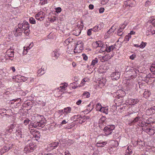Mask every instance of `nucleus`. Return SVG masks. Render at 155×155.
I'll use <instances>...</instances> for the list:
<instances>
[{"instance_id":"b1692460","label":"nucleus","mask_w":155,"mask_h":155,"mask_svg":"<svg viewBox=\"0 0 155 155\" xmlns=\"http://www.w3.org/2000/svg\"><path fill=\"white\" fill-rule=\"evenodd\" d=\"M151 94V92L148 90L145 91L143 93L144 96L145 98L149 97Z\"/></svg>"},{"instance_id":"a18cd8bd","label":"nucleus","mask_w":155,"mask_h":155,"mask_svg":"<svg viewBox=\"0 0 155 155\" xmlns=\"http://www.w3.org/2000/svg\"><path fill=\"white\" fill-rule=\"evenodd\" d=\"M150 124V123H145V124L142 123L141 124H140V126H141L142 128V129H143L144 127H145L147 125V124Z\"/></svg>"},{"instance_id":"f704fd0d","label":"nucleus","mask_w":155,"mask_h":155,"mask_svg":"<svg viewBox=\"0 0 155 155\" xmlns=\"http://www.w3.org/2000/svg\"><path fill=\"white\" fill-rule=\"evenodd\" d=\"M150 69L151 72H153L155 74V64H152L151 67L150 68Z\"/></svg>"},{"instance_id":"39448f33","label":"nucleus","mask_w":155,"mask_h":155,"mask_svg":"<svg viewBox=\"0 0 155 155\" xmlns=\"http://www.w3.org/2000/svg\"><path fill=\"white\" fill-rule=\"evenodd\" d=\"M135 72H136V71L134 70V69L133 68H132L131 69H130L129 71H127L126 72L127 74L130 75V78L132 79H133L134 78H135L136 76V75H135Z\"/></svg>"},{"instance_id":"c03bdc74","label":"nucleus","mask_w":155,"mask_h":155,"mask_svg":"<svg viewBox=\"0 0 155 155\" xmlns=\"http://www.w3.org/2000/svg\"><path fill=\"white\" fill-rule=\"evenodd\" d=\"M30 121V120L28 118H26L24 121V123L25 125H27L28 124Z\"/></svg>"},{"instance_id":"ea45409f","label":"nucleus","mask_w":155,"mask_h":155,"mask_svg":"<svg viewBox=\"0 0 155 155\" xmlns=\"http://www.w3.org/2000/svg\"><path fill=\"white\" fill-rule=\"evenodd\" d=\"M140 120V117L139 116H138L135 117L133 120V122L135 123L137 122L138 121Z\"/></svg>"},{"instance_id":"69168bd1","label":"nucleus","mask_w":155,"mask_h":155,"mask_svg":"<svg viewBox=\"0 0 155 155\" xmlns=\"http://www.w3.org/2000/svg\"><path fill=\"white\" fill-rule=\"evenodd\" d=\"M76 115H75L72 117V119H73L74 121H75L76 120H77V119H76Z\"/></svg>"},{"instance_id":"37998d69","label":"nucleus","mask_w":155,"mask_h":155,"mask_svg":"<svg viewBox=\"0 0 155 155\" xmlns=\"http://www.w3.org/2000/svg\"><path fill=\"white\" fill-rule=\"evenodd\" d=\"M33 45V43H31L30 44V45L28 47H27V48H26V51L27 52L28 51L27 50H29L32 47ZM24 49L25 50V48H24Z\"/></svg>"},{"instance_id":"9d476101","label":"nucleus","mask_w":155,"mask_h":155,"mask_svg":"<svg viewBox=\"0 0 155 155\" xmlns=\"http://www.w3.org/2000/svg\"><path fill=\"white\" fill-rule=\"evenodd\" d=\"M35 17L37 20L40 21L43 20L44 18L42 12L38 13L36 15Z\"/></svg>"},{"instance_id":"20e7f679","label":"nucleus","mask_w":155,"mask_h":155,"mask_svg":"<svg viewBox=\"0 0 155 155\" xmlns=\"http://www.w3.org/2000/svg\"><path fill=\"white\" fill-rule=\"evenodd\" d=\"M120 73L117 72H114L111 74V78L113 80H117L119 79L120 77Z\"/></svg>"},{"instance_id":"58836bf2","label":"nucleus","mask_w":155,"mask_h":155,"mask_svg":"<svg viewBox=\"0 0 155 155\" xmlns=\"http://www.w3.org/2000/svg\"><path fill=\"white\" fill-rule=\"evenodd\" d=\"M29 126V129L30 130V132L31 133V131H34L35 130H34V127L33 126V125L31 124H29L28 125Z\"/></svg>"},{"instance_id":"aec40b11","label":"nucleus","mask_w":155,"mask_h":155,"mask_svg":"<svg viewBox=\"0 0 155 155\" xmlns=\"http://www.w3.org/2000/svg\"><path fill=\"white\" fill-rule=\"evenodd\" d=\"M147 31L149 32H150L151 33V31H153L152 30L153 27V25H152V23L148 24V22H147Z\"/></svg>"},{"instance_id":"6e6d98bb","label":"nucleus","mask_w":155,"mask_h":155,"mask_svg":"<svg viewBox=\"0 0 155 155\" xmlns=\"http://www.w3.org/2000/svg\"><path fill=\"white\" fill-rule=\"evenodd\" d=\"M38 75L40 76L41 75L43 74L44 72L41 73V70L40 69H39L38 71Z\"/></svg>"},{"instance_id":"393cba45","label":"nucleus","mask_w":155,"mask_h":155,"mask_svg":"<svg viewBox=\"0 0 155 155\" xmlns=\"http://www.w3.org/2000/svg\"><path fill=\"white\" fill-rule=\"evenodd\" d=\"M14 51H11V50H8L7 51L8 55L9 57H14Z\"/></svg>"},{"instance_id":"9b49d317","label":"nucleus","mask_w":155,"mask_h":155,"mask_svg":"<svg viewBox=\"0 0 155 155\" xmlns=\"http://www.w3.org/2000/svg\"><path fill=\"white\" fill-rule=\"evenodd\" d=\"M131 147L128 146L127 149L126 150L125 153L124 155H131L133 153L132 151L130 148Z\"/></svg>"},{"instance_id":"4468645a","label":"nucleus","mask_w":155,"mask_h":155,"mask_svg":"<svg viewBox=\"0 0 155 155\" xmlns=\"http://www.w3.org/2000/svg\"><path fill=\"white\" fill-rule=\"evenodd\" d=\"M52 55L53 57L55 58V59H57L60 56V54L57 50H55L52 53Z\"/></svg>"},{"instance_id":"de8ad7c7","label":"nucleus","mask_w":155,"mask_h":155,"mask_svg":"<svg viewBox=\"0 0 155 155\" xmlns=\"http://www.w3.org/2000/svg\"><path fill=\"white\" fill-rule=\"evenodd\" d=\"M104 84L103 83H101V84L98 83L97 86H98V87L100 88H102L104 86Z\"/></svg>"},{"instance_id":"864d4df0","label":"nucleus","mask_w":155,"mask_h":155,"mask_svg":"<svg viewBox=\"0 0 155 155\" xmlns=\"http://www.w3.org/2000/svg\"><path fill=\"white\" fill-rule=\"evenodd\" d=\"M83 57V59L84 60L86 61L88 59V57L87 56L84 54H83L82 55Z\"/></svg>"},{"instance_id":"4be33fe9","label":"nucleus","mask_w":155,"mask_h":155,"mask_svg":"<svg viewBox=\"0 0 155 155\" xmlns=\"http://www.w3.org/2000/svg\"><path fill=\"white\" fill-rule=\"evenodd\" d=\"M107 143L106 142H101L99 141L96 144V146L98 147H103L107 144Z\"/></svg>"},{"instance_id":"338daca9","label":"nucleus","mask_w":155,"mask_h":155,"mask_svg":"<svg viewBox=\"0 0 155 155\" xmlns=\"http://www.w3.org/2000/svg\"><path fill=\"white\" fill-rule=\"evenodd\" d=\"M94 5L92 4H90L89 6V8L90 9H93L94 8Z\"/></svg>"},{"instance_id":"79ce46f5","label":"nucleus","mask_w":155,"mask_h":155,"mask_svg":"<svg viewBox=\"0 0 155 155\" xmlns=\"http://www.w3.org/2000/svg\"><path fill=\"white\" fill-rule=\"evenodd\" d=\"M148 125V124H147L145 127H144V128H143V129L146 132H147V130H148L150 128V125Z\"/></svg>"},{"instance_id":"1a4fd4ad","label":"nucleus","mask_w":155,"mask_h":155,"mask_svg":"<svg viewBox=\"0 0 155 155\" xmlns=\"http://www.w3.org/2000/svg\"><path fill=\"white\" fill-rule=\"evenodd\" d=\"M59 144L58 142H53L51 143L48 146V147L51 150H53L56 148L58 146Z\"/></svg>"},{"instance_id":"bb28decb","label":"nucleus","mask_w":155,"mask_h":155,"mask_svg":"<svg viewBox=\"0 0 155 155\" xmlns=\"http://www.w3.org/2000/svg\"><path fill=\"white\" fill-rule=\"evenodd\" d=\"M102 107L100 103H98L96 105V109L97 110L100 111Z\"/></svg>"},{"instance_id":"f8f14e48","label":"nucleus","mask_w":155,"mask_h":155,"mask_svg":"<svg viewBox=\"0 0 155 155\" xmlns=\"http://www.w3.org/2000/svg\"><path fill=\"white\" fill-rule=\"evenodd\" d=\"M113 55L112 54L110 55L109 54H108L104 56H103V58L104 61H107L108 60L110 59L111 58L113 57Z\"/></svg>"},{"instance_id":"603ef678","label":"nucleus","mask_w":155,"mask_h":155,"mask_svg":"<svg viewBox=\"0 0 155 155\" xmlns=\"http://www.w3.org/2000/svg\"><path fill=\"white\" fill-rule=\"evenodd\" d=\"M56 20V18L55 16H54L52 18H51L50 20V21L51 22H53Z\"/></svg>"},{"instance_id":"ddd939ff","label":"nucleus","mask_w":155,"mask_h":155,"mask_svg":"<svg viewBox=\"0 0 155 155\" xmlns=\"http://www.w3.org/2000/svg\"><path fill=\"white\" fill-rule=\"evenodd\" d=\"M31 134H32L35 137H39V136H40V132L38 130H34V131H31Z\"/></svg>"},{"instance_id":"680f3d73","label":"nucleus","mask_w":155,"mask_h":155,"mask_svg":"<svg viewBox=\"0 0 155 155\" xmlns=\"http://www.w3.org/2000/svg\"><path fill=\"white\" fill-rule=\"evenodd\" d=\"M64 112V110H59L58 111V113L59 114H60L61 115H62L63 114V112Z\"/></svg>"},{"instance_id":"3c124183","label":"nucleus","mask_w":155,"mask_h":155,"mask_svg":"<svg viewBox=\"0 0 155 155\" xmlns=\"http://www.w3.org/2000/svg\"><path fill=\"white\" fill-rule=\"evenodd\" d=\"M92 31V28L89 29L87 31V35L88 36H90L91 34V31Z\"/></svg>"},{"instance_id":"49530a36","label":"nucleus","mask_w":155,"mask_h":155,"mask_svg":"<svg viewBox=\"0 0 155 155\" xmlns=\"http://www.w3.org/2000/svg\"><path fill=\"white\" fill-rule=\"evenodd\" d=\"M32 124L33 125L34 128H36L38 127H39L38 124V122H37L36 123L35 122L34 123H32Z\"/></svg>"},{"instance_id":"f257e3e1","label":"nucleus","mask_w":155,"mask_h":155,"mask_svg":"<svg viewBox=\"0 0 155 155\" xmlns=\"http://www.w3.org/2000/svg\"><path fill=\"white\" fill-rule=\"evenodd\" d=\"M114 128L115 127L114 125L107 126L104 128V131L106 135H108L112 133L113 130Z\"/></svg>"},{"instance_id":"052dcab7","label":"nucleus","mask_w":155,"mask_h":155,"mask_svg":"<svg viewBox=\"0 0 155 155\" xmlns=\"http://www.w3.org/2000/svg\"><path fill=\"white\" fill-rule=\"evenodd\" d=\"M150 108L152 109V113H154V114L155 113V106L151 107Z\"/></svg>"},{"instance_id":"bf43d9fd","label":"nucleus","mask_w":155,"mask_h":155,"mask_svg":"<svg viewBox=\"0 0 155 155\" xmlns=\"http://www.w3.org/2000/svg\"><path fill=\"white\" fill-rule=\"evenodd\" d=\"M147 111L150 114H154V113H152V111L150 108H148L147 110Z\"/></svg>"},{"instance_id":"c756f323","label":"nucleus","mask_w":155,"mask_h":155,"mask_svg":"<svg viewBox=\"0 0 155 155\" xmlns=\"http://www.w3.org/2000/svg\"><path fill=\"white\" fill-rule=\"evenodd\" d=\"M100 111L106 114H107L108 113V109L106 107H103Z\"/></svg>"},{"instance_id":"5701e85b","label":"nucleus","mask_w":155,"mask_h":155,"mask_svg":"<svg viewBox=\"0 0 155 155\" xmlns=\"http://www.w3.org/2000/svg\"><path fill=\"white\" fill-rule=\"evenodd\" d=\"M127 5L129 6H133V5L135 3V2L134 0H128L127 1Z\"/></svg>"},{"instance_id":"f03ea898","label":"nucleus","mask_w":155,"mask_h":155,"mask_svg":"<svg viewBox=\"0 0 155 155\" xmlns=\"http://www.w3.org/2000/svg\"><path fill=\"white\" fill-rule=\"evenodd\" d=\"M18 27L21 28L23 31L29 29V23L26 21H24L22 24H18Z\"/></svg>"},{"instance_id":"0eeeda50","label":"nucleus","mask_w":155,"mask_h":155,"mask_svg":"<svg viewBox=\"0 0 155 155\" xmlns=\"http://www.w3.org/2000/svg\"><path fill=\"white\" fill-rule=\"evenodd\" d=\"M15 126V124H13L11 125L10 126L8 127L7 128L5 129L4 130L5 135L8 134V132L11 133L12 131V129L14 128Z\"/></svg>"},{"instance_id":"13d9d810","label":"nucleus","mask_w":155,"mask_h":155,"mask_svg":"<svg viewBox=\"0 0 155 155\" xmlns=\"http://www.w3.org/2000/svg\"><path fill=\"white\" fill-rule=\"evenodd\" d=\"M104 10V9L103 8H101L99 10V12L100 13H103Z\"/></svg>"},{"instance_id":"774afa93","label":"nucleus","mask_w":155,"mask_h":155,"mask_svg":"<svg viewBox=\"0 0 155 155\" xmlns=\"http://www.w3.org/2000/svg\"><path fill=\"white\" fill-rule=\"evenodd\" d=\"M81 100H79L77 102L76 104L77 105H79L81 104Z\"/></svg>"},{"instance_id":"7ed1b4c3","label":"nucleus","mask_w":155,"mask_h":155,"mask_svg":"<svg viewBox=\"0 0 155 155\" xmlns=\"http://www.w3.org/2000/svg\"><path fill=\"white\" fill-rule=\"evenodd\" d=\"M152 23V25H153V31H151V33L152 35L155 34V19L153 17H151L150 18V20L148 21V23Z\"/></svg>"},{"instance_id":"a19ab883","label":"nucleus","mask_w":155,"mask_h":155,"mask_svg":"<svg viewBox=\"0 0 155 155\" xmlns=\"http://www.w3.org/2000/svg\"><path fill=\"white\" fill-rule=\"evenodd\" d=\"M30 150H31L29 149V146L25 147L24 149V151L26 152V153L30 152Z\"/></svg>"},{"instance_id":"dca6fc26","label":"nucleus","mask_w":155,"mask_h":155,"mask_svg":"<svg viewBox=\"0 0 155 155\" xmlns=\"http://www.w3.org/2000/svg\"><path fill=\"white\" fill-rule=\"evenodd\" d=\"M106 117H105L102 116L99 119V124H103V125L105 124L104 122L106 120Z\"/></svg>"},{"instance_id":"6ab92c4d","label":"nucleus","mask_w":155,"mask_h":155,"mask_svg":"<svg viewBox=\"0 0 155 155\" xmlns=\"http://www.w3.org/2000/svg\"><path fill=\"white\" fill-rule=\"evenodd\" d=\"M147 133L149 135H152L154 134L155 133V130L152 128H150L148 130H147Z\"/></svg>"},{"instance_id":"c9c22d12","label":"nucleus","mask_w":155,"mask_h":155,"mask_svg":"<svg viewBox=\"0 0 155 155\" xmlns=\"http://www.w3.org/2000/svg\"><path fill=\"white\" fill-rule=\"evenodd\" d=\"M30 23L32 24H35L36 23L35 20L32 17H31L29 19Z\"/></svg>"},{"instance_id":"412c9836","label":"nucleus","mask_w":155,"mask_h":155,"mask_svg":"<svg viewBox=\"0 0 155 155\" xmlns=\"http://www.w3.org/2000/svg\"><path fill=\"white\" fill-rule=\"evenodd\" d=\"M124 96H119L117 95V98L115 100L116 101H118L120 103H121L123 101Z\"/></svg>"},{"instance_id":"2eb2a0df","label":"nucleus","mask_w":155,"mask_h":155,"mask_svg":"<svg viewBox=\"0 0 155 155\" xmlns=\"http://www.w3.org/2000/svg\"><path fill=\"white\" fill-rule=\"evenodd\" d=\"M116 27L114 26H113L111 28L107 31L108 34L110 35L113 33L116 30Z\"/></svg>"},{"instance_id":"c85d7f7f","label":"nucleus","mask_w":155,"mask_h":155,"mask_svg":"<svg viewBox=\"0 0 155 155\" xmlns=\"http://www.w3.org/2000/svg\"><path fill=\"white\" fill-rule=\"evenodd\" d=\"M81 31L80 30V29L78 28V30H77L74 31L73 34L75 35L76 36H78L80 34Z\"/></svg>"},{"instance_id":"e433bc0d","label":"nucleus","mask_w":155,"mask_h":155,"mask_svg":"<svg viewBox=\"0 0 155 155\" xmlns=\"http://www.w3.org/2000/svg\"><path fill=\"white\" fill-rule=\"evenodd\" d=\"M131 38V36L130 35H128L126 36L124 41L126 42L128 41L130 38Z\"/></svg>"},{"instance_id":"2f4dec72","label":"nucleus","mask_w":155,"mask_h":155,"mask_svg":"<svg viewBox=\"0 0 155 155\" xmlns=\"http://www.w3.org/2000/svg\"><path fill=\"white\" fill-rule=\"evenodd\" d=\"M37 122L38 124L39 127H43L45 126V123L42 120H41L40 122L38 121Z\"/></svg>"},{"instance_id":"a878e982","label":"nucleus","mask_w":155,"mask_h":155,"mask_svg":"<svg viewBox=\"0 0 155 155\" xmlns=\"http://www.w3.org/2000/svg\"><path fill=\"white\" fill-rule=\"evenodd\" d=\"M131 103L132 105H134L137 104L139 101V100L137 99H133L131 100Z\"/></svg>"},{"instance_id":"4c0bfd02","label":"nucleus","mask_w":155,"mask_h":155,"mask_svg":"<svg viewBox=\"0 0 155 155\" xmlns=\"http://www.w3.org/2000/svg\"><path fill=\"white\" fill-rule=\"evenodd\" d=\"M146 42H144L143 41H142L141 44L140 45V48H143L146 46Z\"/></svg>"},{"instance_id":"72a5a7b5","label":"nucleus","mask_w":155,"mask_h":155,"mask_svg":"<svg viewBox=\"0 0 155 155\" xmlns=\"http://www.w3.org/2000/svg\"><path fill=\"white\" fill-rule=\"evenodd\" d=\"M101 42H100V41H96L94 43H93V45L94 46H95V47H101V45H102V44H101V45H99V44L98 43H100Z\"/></svg>"},{"instance_id":"423d86ee","label":"nucleus","mask_w":155,"mask_h":155,"mask_svg":"<svg viewBox=\"0 0 155 155\" xmlns=\"http://www.w3.org/2000/svg\"><path fill=\"white\" fill-rule=\"evenodd\" d=\"M104 27L103 23H101L97 25H96L92 28V31L94 32L98 31Z\"/></svg>"},{"instance_id":"473e14b6","label":"nucleus","mask_w":155,"mask_h":155,"mask_svg":"<svg viewBox=\"0 0 155 155\" xmlns=\"http://www.w3.org/2000/svg\"><path fill=\"white\" fill-rule=\"evenodd\" d=\"M98 60L97 59V58H95L91 62V65H94L98 62Z\"/></svg>"},{"instance_id":"7c9ffc66","label":"nucleus","mask_w":155,"mask_h":155,"mask_svg":"<svg viewBox=\"0 0 155 155\" xmlns=\"http://www.w3.org/2000/svg\"><path fill=\"white\" fill-rule=\"evenodd\" d=\"M90 93L87 91L84 92L83 94V96L85 97L86 98L89 97H90Z\"/></svg>"},{"instance_id":"cd10ccee","label":"nucleus","mask_w":155,"mask_h":155,"mask_svg":"<svg viewBox=\"0 0 155 155\" xmlns=\"http://www.w3.org/2000/svg\"><path fill=\"white\" fill-rule=\"evenodd\" d=\"M73 39L69 38L66 39L64 41V43L66 45H68L70 42H71L73 41Z\"/></svg>"},{"instance_id":"09e8293b","label":"nucleus","mask_w":155,"mask_h":155,"mask_svg":"<svg viewBox=\"0 0 155 155\" xmlns=\"http://www.w3.org/2000/svg\"><path fill=\"white\" fill-rule=\"evenodd\" d=\"M56 12L57 13L60 12L61 11V9L60 7H58L55 8Z\"/></svg>"},{"instance_id":"6e6552de","label":"nucleus","mask_w":155,"mask_h":155,"mask_svg":"<svg viewBox=\"0 0 155 155\" xmlns=\"http://www.w3.org/2000/svg\"><path fill=\"white\" fill-rule=\"evenodd\" d=\"M23 31L21 28L18 27V28H17L15 32V37L20 36L22 34V31Z\"/></svg>"},{"instance_id":"5fc2aeb1","label":"nucleus","mask_w":155,"mask_h":155,"mask_svg":"<svg viewBox=\"0 0 155 155\" xmlns=\"http://www.w3.org/2000/svg\"><path fill=\"white\" fill-rule=\"evenodd\" d=\"M106 51V48H105L103 47L102 46L99 51L100 53H102V52L104 51Z\"/></svg>"},{"instance_id":"e2e57ef3","label":"nucleus","mask_w":155,"mask_h":155,"mask_svg":"<svg viewBox=\"0 0 155 155\" xmlns=\"http://www.w3.org/2000/svg\"><path fill=\"white\" fill-rule=\"evenodd\" d=\"M150 2L149 1H147L145 3V5L146 6H147L149 5H150Z\"/></svg>"},{"instance_id":"0e129e2a","label":"nucleus","mask_w":155,"mask_h":155,"mask_svg":"<svg viewBox=\"0 0 155 155\" xmlns=\"http://www.w3.org/2000/svg\"><path fill=\"white\" fill-rule=\"evenodd\" d=\"M67 123V121H66L65 120H63L61 123V124H65Z\"/></svg>"},{"instance_id":"4d7b16f0","label":"nucleus","mask_w":155,"mask_h":155,"mask_svg":"<svg viewBox=\"0 0 155 155\" xmlns=\"http://www.w3.org/2000/svg\"><path fill=\"white\" fill-rule=\"evenodd\" d=\"M105 80L102 79L101 80H100V81H99L98 83L101 84V83H103L104 84H105Z\"/></svg>"},{"instance_id":"a211bd4d","label":"nucleus","mask_w":155,"mask_h":155,"mask_svg":"<svg viewBox=\"0 0 155 155\" xmlns=\"http://www.w3.org/2000/svg\"><path fill=\"white\" fill-rule=\"evenodd\" d=\"M64 112L63 114H67L70 113L71 111V109L69 107L65 108L64 109Z\"/></svg>"},{"instance_id":"8fccbe9b","label":"nucleus","mask_w":155,"mask_h":155,"mask_svg":"<svg viewBox=\"0 0 155 155\" xmlns=\"http://www.w3.org/2000/svg\"><path fill=\"white\" fill-rule=\"evenodd\" d=\"M127 24L125 23H124L122 25H121L119 26V27L120 28H121L122 29L124 30V29L125 28V27L126 26Z\"/></svg>"},{"instance_id":"f3484780","label":"nucleus","mask_w":155,"mask_h":155,"mask_svg":"<svg viewBox=\"0 0 155 155\" xmlns=\"http://www.w3.org/2000/svg\"><path fill=\"white\" fill-rule=\"evenodd\" d=\"M115 48L114 46L111 45L110 46L106 48V51L108 52H110L111 51H113Z\"/></svg>"}]
</instances>
